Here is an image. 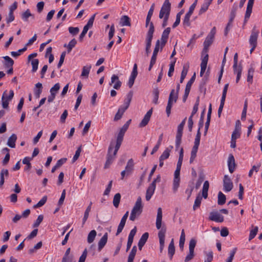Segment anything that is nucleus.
<instances>
[{
	"label": "nucleus",
	"instance_id": "nucleus-1",
	"mask_svg": "<svg viewBox=\"0 0 262 262\" xmlns=\"http://www.w3.org/2000/svg\"><path fill=\"white\" fill-rule=\"evenodd\" d=\"M122 142L119 141H116V144L115 146V149L112 154V151L114 149V146L112 144L109 146L108 151L106 156V161L105 162L104 168L105 169L108 168L110 165L113 163V161L115 159L117 153L120 147Z\"/></svg>",
	"mask_w": 262,
	"mask_h": 262
},
{
	"label": "nucleus",
	"instance_id": "nucleus-2",
	"mask_svg": "<svg viewBox=\"0 0 262 262\" xmlns=\"http://www.w3.org/2000/svg\"><path fill=\"white\" fill-rule=\"evenodd\" d=\"M180 89V84H178L176 88V91L172 89L169 94L167 105L166 108L167 116H169L171 113V108L172 106L173 102H176L178 98V94Z\"/></svg>",
	"mask_w": 262,
	"mask_h": 262
},
{
	"label": "nucleus",
	"instance_id": "nucleus-3",
	"mask_svg": "<svg viewBox=\"0 0 262 262\" xmlns=\"http://www.w3.org/2000/svg\"><path fill=\"white\" fill-rule=\"evenodd\" d=\"M143 211V205L142 199L140 196L138 197L135 204L131 211L129 220L134 221L137 216H139Z\"/></svg>",
	"mask_w": 262,
	"mask_h": 262
},
{
	"label": "nucleus",
	"instance_id": "nucleus-4",
	"mask_svg": "<svg viewBox=\"0 0 262 262\" xmlns=\"http://www.w3.org/2000/svg\"><path fill=\"white\" fill-rule=\"evenodd\" d=\"M215 33L216 28L214 27L212 28L204 42V48L202 52L203 56L208 54V48L213 41Z\"/></svg>",
	"mask_w": 262,
	"mask_h": 262
},
{
	"label": "nucleus",
	"instance_id": "nucleus-5",
	"mask_svg": "<svg viewBox=\"0 0 262 262\" xmlns=\"http://www.w3.org/2000/svg\"><path fill=\"white\" fill-rule=\"evenodd\" d=\"M155 31V28L152 23L150 24V27L148 31L146 38V48L145 52L146 55L148 56L150 53V47L151 46V41L153 37V34Z\"/></svg>",
	"mask_w": 262,
	"mask_h": 262
},
{
	"label": "nucleus",
	"instance_id": "nucleus-6",
	"mask_svg": "<svg viewBox=\"0 0 262 262\" xmlns=\"http://www.w3.org/2000/svg\"><path fill=\"white\" fill-rule=\"evenodd\" d=\"M201 135V132H197L194 140V145L191 151V156L189 160V162L190 163H192L194 161L196 157V153L198 152L200 142Z\"/></svg>",
	"mask_w": 262,
	"mask_h": 262
},
{
	"label": "nucleus",
	"instance_id": "nucleus-7",
	"mask_svg": "<svg viewBox=\"0 0 262 262\" xmlns=\"http://www.w3.org/2000/svg\"><path fill=\"white\" fill-rule=\"evenodd\" d=\"M187 118L185 117L178 126V130L176 137V149L178 150L181 144L182 137L184 126L186 123Z\"/></svg>",
	"mask_w": 262,
	"mask_h": 262
},
{
	"label": "nucleus",
	"instance_id": "nucleus-8",
	"mask_svg": "<svg viewBox=\"0 0 262 262\" xmlns=\"http://www.w3.org/2000/svg\"><path fill=\"white\" fill-rule=\"evenodd\" d=\"M171 10V4L169 0H165L164 2L159 13V18L164 19V17H169Z\"/></svg>",
	"mask_w": 262,
	"mask_h": 262
},
{
	"label": "nucleus",
	"instance_id": "nucleus-9",
	"mask_svg": "<svg viewBox=\"0 0 262 262\" xmlns=\"http://www.w3.org/2000/svg\"><path fill=\"white\" fill-rule=\"evenodd\" d=\"M171 10V4L169 0H165L164 2L159 13V18L164 19V17H169Z\"/></svg>",
	"mask_w": 262,
	"mask_h": 262
},
{
	"label": "nucleus",
	"instance_id": "nucleus-10",
	"mask_svg": "<svg viewBox=\"0 0 262 262\" xmlns=\"http://www.w3.org/2000/svg\"><path fill=\"white\" fill-rule=\"evenodd\" d=\"M171 10V4L169 0H165L164 2L159 13V18L164 19V17H169Z\"/></svg>",
	"mask_w": 262,
	"mask_h": 262
},
{
	"label": "nucleus",
	"instance_id": "nucleus-11",
	"mask_svg": "<svg viewBox=\"0 0 262 262\" xmlns=\"http://www.w3.org/2000/svg\"><path fill=\"white\" fill-rule=\"evenodd\" d=\"M196 241L194 238H191L189 244V253L186 256L184 261L188 262L193 259L194 256V250L196 246Z\"/></svg>",
	"mask_w": 262,
	"mask_h": 262
},
{
	"label": "nucleus",
	"instance_id": "nucleus-12",
	"mask_svg": "<svg viewBox=\"0 0 262 262\" xmlns=\"http://www.w3.org/2000/svg\"><path fill=\"white\" fill-rule=\"evenodd\" d=\"M14 96V92L12 90L9 91V95L7 96L6 91H5L2 97V106L4 108H7L9 105V101L11 100Z\"/></svg>",
	"mask_w": 262,
	"mask_h": 262
},
{
	"label": "nucleus",
	"instance_id": "nucleus-13",
	"mask_svg": "<svg viewBox=\"0 0 262 262\" xmlns=\"http://www.w3.org/2000/svg\"><path fill=\"white\" fill-rule=\"evenodd\" d=\"M95 16V14L93 16H92L88 20L87 24L83 27L82 32H81L79 37V40L82 41L83 40V37L85 36L89 28L93 26Z\"/></svg>",
	"mask_w": 262,
	"mask_h": 262
},
{
	"label": "nucleus",
	"instance_id": "nucleus-14",
	"mask_svg": "<svg viewBox=\"0 0 262 262\" xmlns=\"http://www.w3.org/2000/svg\"><path fill=\"white\" fill-rule=\"evenodd\" d=\"M223 187L224 191L229 192L233 187V183L228 175H225L223 179Z\"/></svg>",
	"mask_w": 262,
	"mask_h": 262
},
{
	"label": "nucleus",
	"instance_id": "nucleus-15",
	"mask_svg": "<svg viewBox=\"0 0 262 262\" xmlns=\"http://www.w3.org/2000/svg\"><path fill=\"white\" fill-rule=\"evenodd\" d=\"M170 32V28L168 27L165 29L162 33V36L161 38V49L165 46V44L167 41V39L168 38L169 34Z\"/></svg>",
	"mask_w": 262,
	"mask_h": 262
},
{
	"label": "nucleus",
	"instance_id": "nucleus-16",
	"mask_svg": "<svg viewBox=\"0 0 262 262\" xmlns=\"http://www.w3.org/2000/svg\"><path fill=\"white\" fill-rule=\"evenodd\" d=\"M258 34L259 31L256 30L255 27H254L249 39V43L251 46H257V40Z\"/></svg>",
	"mask_w": 262,
	"mask_h": 262
},
{
	"label": "nucleus",
	"instance_id": "nucleus-17",
	"mask_svg": "<svg viewBox=\"0 0 262 262\" xmlns=\"http://www.w3.org/2000/svg\"><path fill=\"white\" fill-rule=\"evenodd\" d=\"M166 233V228H162L158 232V237L160 242V251L162 252L164 247L165 236Z\"/></svg>",
	"mask_w": 262,
	"mask_h": 262
},
{
	"label": "nucleus",
	"instance_id": "nucleus-18",
	"mask_svg": "<svg viewBox=\"0 0 262 262\" xmlns=\"http://www.w3.org/2000/svg\"><path fill=\"white\" fill-rule=\"evenodd\" d=\"M152 113V108L150 109L145 115L144 118L140 123L139 126L140 127H143L145 126L149 122L150 117Z\"/></svg>",
	"mask_w": 262,
	"mask_h": 262
},
{
	"label": "nucleus",
	"instance_id": "nucleus-19",
	"mask_svg": "<svg viewBox=\"0 0 262 262\" xmlns=\"http://www.w3.org/2000/svg\"><path fill=\"white\" fill-rule=\"evenodd\" d=\"M209 220L216 222L222 223L224 221V216L218 212H211L210 213Z\"/></svg>",
	"mask_w": 262,
	"mask_h": 262
},
{
	"label": "nucleus",
	"instance_id": "nucleus-20",
	"mask_svg": "<svg viewBox=\"0 0 262 262\" xmlns=\"http://www.w3.org/2000/svg\"><path fill=\"white\" fill-rule=\"evenodd\" d=\"M228 166L230 173H233L235 168V163L234 156L230 154L228 160Z\"/></svg>",
	"mask_w": 262,
	"mask_h": 262
},
{
	"label": "nucleus",
	"instance_id": "nucleus-21",
	"mask_svg": "<svg viewBox=\"0 0 262 262\" xmlns=\"http://www.w3.org/2000/svg\"><path fill=\"white\" fill-rule=\"evenodd\" d=\"M208 60V54H206L204 56H203L202 62L201 63V71H200V76H203L205 70L206 69L207 64Z\"/></svg>",
	"mask_w": 262,
	"mask_h": 262
},
{
	"label": "nucleus",
	"instance_id": "nucleus-22",
	"mask_svg": "<svg viewBox=\"0 0 262 262\" xmlns=\"http://www.w3.org/2000/svg\"><path fill=\"white\" fill-rule=\"evenodd\" d=\"M115 82L113 88L116 90H118L120 88L122 82L119 80V77L116 75H113L111 77V81L110 85H112L113 83Z\"/></svg>",
	"mask_w": 262,
	"mask_h": 262
},
{
	"label": "nucleus",
	"instance_id": "nucleus-23",
	"mask_svg": "<svg viewBox=\"0 0 262 262\" xmlns=\"http://www.w3.org/2000/svg\"><path fill=\"white\" fill-rule=\"evenodd\" d=\"M162 210L161 207L158 208L157 210V215L156 218V225L158 229H160L162 226Z\"/></svg>",
	"mask_w": 262,
	"mask_h": 262
},
{
	"label": "nucleus",
	"instance_id": "nucleus-24",
	"mask_svg": "<svg viewBox=\"0 0 262 262\" xmlns=\"http://www.w3.org/2000/svg\"><path fill=\"white\" fill-rule=\"evenodd\" d=\"M148 232H145L143 234L142 236L141 237L140 239H139V243H138V247L140 250H141L142 247L146 243V241H147V239L148 238Z\"/></svg>",
	"mask_w": 262,
	"mask_h": 262
},
{
	"label": "nucleus",
	"instance_id": "nucleus-25",
	"mask_svg": "<svg viewBox=\"0 0 262 262\" xmlns=\"http://www.w3.org/2000/svg\"><path fill=\"white\" fill-rule=\"evenodd\" d=\"M189 68V63H187L183 66V70L181 72V78H180V82L181 83H183L184 79L185 78V77L187 74Z\"/></svg>",
	"mask_w": 262,
	"mask_h": 262
},
{
	"label": "nucleus",
	"instance_id": "nucleus-26",
	"mask_svg": "<svg viewBox=\"0 0 262 262\" xmlns=\"http://www.w3.org/2000/svg\"><path fill=\"white\" fill-rule=\"evenodd\" d=\"M212 0H205L199 11V15L205 13L208 9L209 5L211 4Z\"/></svg>",
	"mask_w": 262,
	"mask_h": 262
},
{
	"label": "nucleus",
	"instance_id": "nucleus-27",
	"mask_svg": "<svg viewBox=\"0 0 262 262\" xmlns=\"http://www.w3.org/2000/svg\"><path fill=\"white\" fill-rule=\"evenodd\" d=\"M134 162L132 159H129L125 166V170L127 172V176L130 175L134 170Z\"/></svg>",
	"mask_w": 262,
	"mask_h": 262
},
{
	"label": "nucleus",
	"instance_id": "nucleus-28",
	"mask_svg": "<svg viewBox=\"0 0 262 262\" xmlns=\"http://www.w3.org/2000/svg\"><path fill=\"white\" fill-rule=\"evenodd\" d=\"M155 189L156 186H154L153 185H149L146 192L145 198L147 201H149L151 199Z\"/></svg>",
	"mask_w": 262,
	"mask_h": 262
},
{
	"label": "nucleus",
	"instance_id": "nucleus-29",
	"mask_svg": "<svg viewBox=\"0 0 262 262\" xmlns=\"http://www.w3.org/2000/svg\"><path fill=\"white\" fill-rule=\"evenodd\" d=\"M108 234L107 233H105L103 236L101 238L98 242V250H101L104 247L107 241Z\"/></svg>",
	"mask_w": 262,
	"mask_h": 262
},
{
	"label": "nucleus",
	"instance_id": "nucleus-30",
	"mask_svg": "<svg viewBox=\"0 0 262 262\" xmlns=\"http://www.w3.org/2000/svg\"><path fill=\"white\" fill-rule=\"evenodd\" d=\"M17 140V136L15 134H13L8 139L7 145L11 148L15 147V142Z\"/></svg>",
	"mask_w": 262,
	"mask_h": 262
},
{
	"label": "nucleus",
	"instance_id": "nucleus-31",
	"mask_svg": "<svg viewBox=\"0 0 262 262\" xmlns=\"http://www.w3.org/2000/svg\"><path fill=\"white\" fill-rule=\"evenodd\" d=\"M70 248L67 249L64 256L62 257V260L75 261L74 255L73 254H70Z\"/></svg>",
	"mask_w": 262,
	"mask_h": 262
},
{
	"label": "nucleus",
	"instance_id": "nucleus-32",
	"mask_svg": "<svg viewBox=\"0 0 262 262\" xmlns=\"http://www.w3.org/2000/svg\"><path fill=\"white\" fill-rule=\"evenodd\" d=\"M120 24L122 26H130L129 17L127 15L122 16L120 19Z\"/></svg>",
	"mask_w": 262,
	"mask_h": 262
},
{
	"label": "nucleus",
	"instance_id": "nucleus-33",
	"mask_svg": "<svg viewBox=\"0 0 262 262\" xmlns=\"http://www.w3.org/2000/svg\"><path fill=\"white\" fill-rule=\"evenodd\" d=\"M172 148V146H170L168 148H167L160 157V160H164L168 159L170 155V152Z\"/></svg>",
	"mask_w": 262,
	"mask_h": 262
},
{
	"label": "nucleus",
	"instance_id": "nucleus-34",
	"mask_svg": "<svg viewBox=\"0 0 262 262\" xmlns=\"http://www.w3.org/2000/svg\"><path fill=\"white\" fill-rule=\"evenodd\" d=\"M91 69V65H86L82 68V73L81 74V77L88 78L90 70Z\"/></svg>",
	"mask_w": 262,
	"mask_h": 262
},
{
	"label": "nucleus",
	"instance_id": "nucleus-35",
	"mask_svg": "<svg viewBox=\"0 0 262 262\" xmlns=\"http://www.w3.org/2000/svg\"><path fill=\"white\" fill-rule=\"evenodd\" d=\"M174 252H175V248H174V246L173 239H172L169 245L168 249V255H169L170 259H172V256H173V254H174Z\"/></svg>",
	"mask_w": 262,
	"mask_h": 262
},
{
	"label": "nucleus",
	"instance_id": "nucleus-36",
	"mask_svg": "<svg viewBox=\"0 0 262 262\" xmlns=\"http://www.w3.org/2000/svg\"><path fill=\"white\" fill-rule=\"evenodd\" d=\"M192 14V13L190 12H187V13L185 14L184 18L183 20V24L184 26H190V18Z\"/></svg>",
	"mask_w": 262,
	"mask_h": 262
},
{
	"label": "nucleus",
	"instance_id": "nucleus-37",
	"mask_svg": "<svg viewBox=\"0 0 262 262\" xmlns=\"http://www.w3.org/2000/svg\"><path fill=\"white\" fill-rule=\"evenodd\" d=\"M218 200L217 203L220 205H224L226 203V198L224 194L221 191H220L218 193Z\"/></svg>",
	"mask_w": 262,
	"mask_h": 262
},
{
	"label": "nucleus",
	"instance_id": "nucleus-38",
	"mask_svg": "<svg viewBox=\"0 0 262 262\" xmlns=\"http://www.w3.org/2000/svg\"><path fill=\"white\" fill-rule=\"evenodd\" d=\"M185 241V234L184 232V230L183 229L181 232L180 241H179V247L180 249L182 251L184 248V245Z\"/></svg>",
	"mask_w": 262,
	"mask_h": 262
},
{
	"label": "nucleus",
	"instance_id": "nucleus-39",
	"mask_svg": "<svg viewBox=\"0 0 262 262\" xmlns=\"http://www.w3.org/2000/svg\"><path fill=\"white\" fill-rule=\"evenodd\" d=\"M77 40L75 38H73L69 42L68 45L65 44L64 47L67 48L68 52L70 53L72 51V49L75 46Z\"/></svg>",
	"mask_w": 262,
	"mask_h": 262
},
{
	"label": "nucleus",
	"instance_id": "nucleus-40",
	"mask_svg": "<svg viewBox=\"0 0 262 262\" xmlns=\"http://www.w3.org/2000/svg\"><path fill=\"white\" fill-rule=\"evenodd\" d=\"M96 234L97 232L95 230L91 231L88 236V242L89 243H93L95 238Z\"/></svg>",
	"mask_w": 262,
	"mask_h": 262
},
{
	"label": "nucleus",
	"instance_id": "nucleus-41",
	"mask_svg": "<svg viewBox=\"0 0 262 262\" xmlns=\"http://www.w3.org/2000/svg\"><path fill=\"white\" fill-rule=\"evenodd\" d=\"M4 59L5 60V66L6 68H10L13 66L14 61L8 56H4Z\"/></svg>",
	"mask_w": 262,
	"mask_h": 262
},
{
	"label": "nucleus",
	"instance_id": "nucleus-42",
	"mask_svg": "<svg viewBox=\"0 0 262 262\" xmlns=\"http://www.w3.org/2000/svg\"><path fill=\"white\" fill-rule=\"evenodd\" d=\"M253 5L250 4H248L247 7V10L245 13V21H247V20L249 18L250 15L252 13Z\"/></svg>",
	"mask_w": 262,
	"mask_h": 262
},
{
	"label": "nucleus",
	"instance_id": "nucleus-43",
	"mask_svg": "<svg viewBox=\"0 0 262 262\" xmlns=\"http://www.w3.org/2000/svg\"><path fill=\"white\" fill-rule=\"evenodd\" d=\"M121 199V195L119 193H116L113 199V205L116 208H118Z\"/></svg>",
	"mask_w": 262,
	"mask_h": 262
},
{
	"label": "nucleus",
	"instance_id": "nucleus-44",
	"mask_svg": "<svg viewBox=\"0 0 262 262\" xmlns=\"http://www.w3.org/2000/svg\"><path fill=\"white\" fill-rule=\"evenodd\" d=\"M254 72V69L251 67L249 69L248 71L247 81L251 83L253 81V77Z\"/></svg>",
	"mask_w": 262,
	"mask_h": 262
},
{
	"label": "nucleus",
	"instance_id": "nucleus-45",
	"mask_svg": "<svg viewBox=\"0 0 262 262\" xmlns=\"http://www.w3.org/2000/svg\"><path fill=\"white\" fill-rule=\"evenodd\" d=\"M162 139H163V134H161L160 136H159L157 144L153 148V149L151 152V155L154 154L158 150V149L160 147V145L161 143Z\"/></svg>",
	"mask_w": 262,
	"mask_h": 262
},
{
	"label": "nucleus",
	"instance_id": "nucleus-46",
	"mask_svg": "<svg viewBox=\"0 0 262 262\" xmlns=\"http://www.w3.org/2000/svg\"><path fill=\"white\" fill-rule=\"evenodd\" d=\"M152 93L154 95V99L152 100V102L155 104H157L158 103L159 95V91L158 89L157 88H155L153 90Z\"/></svg>",
	"mask_w": 262,
	"mask_h": 262
},
{
	"label": "nucleus",
	"instance_id": "nucleus-47",
	"mask_svg": "<svg viewBox=\"0 0 262 262\" xmlns=\"http://www.w3.org/2000/svg\"><path fill=\"white\" fill-rule=\"evenodd\" d=\"M31 65L32 66V72L35 73L38 69L39 60L37 59H34L31 60Z\"/></svg>",
	"mask_w": 262,
	"mask_h": 262
},
{
	"label": "nucleus",
	"instance_id": "nucleus-48",
	"mask_svg": "<svg viewBox=\"0 0 262 262\" xmlns=\"http://www.w3.org/2000/svg\"><path fill=\"white\" fill-rule=\"evenodd\" d=\"M205 111H206V110H205V108H204L201 113L200 121L199 122V129L198 130V132H199V131L200 132L201 128H202L204 125V117Z\"/></svg>",
	"mask_w": 262,
	"mask_h": 262
},
{
	"label": "nucleus",
	"instance_id": "nucleus-49",
	"mask_svg": "<svg viewBox=\"0 0 262 262\" xmlns=\"http://www.w3.org/2000/svg\"><path fill=\"white\" fill-rule=\"evenodd\" d=\"M202 200V196H201L200 194H199L195 200L193 206V209L194 210H195L196 208H198L200 206Z\"/></svg>",
	"mask_w": 262,
	"mask_h": 262
},
{
	"label": "nucleus",
	"instance_id": "nucleus-50",
	"mask_svg": "<svg viewBox=\"0 0 262 262\" xmlns=\"http://www.w3.org/2000/svg\"><path fill=\"white\" fill-rule=\"evenodd\" d=\"M30 16H33V15L31 13L29 9H27L21 14V18L25 21H28V18Z\"/></svg>",
	"mask_w": 262,
	"mask_h": 262
},
{
	"label": "nucleus",
	"instance_id": "nucleus-51",
	"mask_svg": "<svg viewBox=\"0 0 262 262\" xmlns=\"http://www.w3.org/2000/svg\"><path fill=\"white\" fill-rule=\"evenodd\" d=\"M133 92L130 91L126 95V98L124 100V104L125 105H127L129 107L130 101L132 100L133 97Z\"/></svg>",
	"mask_w": 262,
	"mask_h": 262
},
{
	"label": "nucleus",
	"instance_id": "nucleus-52",
	"mask_svg": "<svg viewBox=\"0 0 262 262\" xmlns=\"http://www.w3.org/2000/svg\"><path fill=\"white\" fill-rule=\"evenodd\" d=\"M59 89L60 84L59 83H57L55 84H54V85L53 87L51 88L50 92L51 94H54V95L56 96Z\"/></svg>",
	"mask_w": 262,
	"mask_h": 262
},
{
	"label": "nucleus",
	"instance_id": "nucleus-53",
	"mask_svg": "<svg viewBox=\"0 0 262 262\" xmlns=\"http://www.w3.org/2000/svg\"><path fill=\"white\" fill-rule=\"evenodd\" d=\"M32 160V158L29 157H25L23 160V163L24 164H26L27 167L25 168V170H29L31 167V164L30 162V161Z\"/></svg>",
	"mask_w": 262,
	"mask_h": 262
},
{
	"label": "nucleus",
	"instance_id": "nucleus-54",
	"mask_svg": "<svg viewBox=\"0 0 262 262\" xmlns=\"http://www.w3.org/2000/svg\"><path fill=\"white\" fill-rule=\"evenodd\" d=\"M27 50V47H24L23 48L19 49L17 52L12 51L11 52V55L13 57H17L19 56L21 53L25 52Z\"/></svg>",
	"mask_w": 262,
	"mask_h": 262
},
{
	"label": "nucleus",
	"instance_id": "nucleus-55",
	"mask_svg": "<svg viewBox=\"0 0 262 262\" xmlns=\"http://www.w3.org/2000/svg\"><path fill=\"white\" fill-rule=\"evenodd\" d=\"M47 196H44L37 204L34 206V208H39L42 206L47 202Z\"/></svg>",
	"mask_w": 262,
	"mask_h": 262
},
{
	"label": "nucleus",
	"instance_id": "nucleus-56",
	"mask_svg": "<svg viewBox=\"0 0 262 262\" xmlns=\"http://www.w3.org/2000/svg\"><path fill=\"white\" fill-rule=\"evenodd\" d=\"M260 165H261L260 163H259L257 166L253 165L252 166V168L250 170V171L249 172L248 176L249 177H251L254 171H255V172H257L258 171L259 168L260 167Z\"/></svg>",
	"mask_w": 262,
	"mask_h": 262
},
{
	"label": "nucleus",
	"instance_id": "nucleus-57",
	"mask_svg": "<svg viewBox=\"0 0 262 262\" xmlns=\"http://www.w3.org/2000/svg\"><path fill=\"white\" fill-rule=\"evenodd\" d=\"M258 227L256 226L253 229L250 231V233L249 234V240L250 241L253 239L256 235L258 232Z\"/></svg>",
	"mask_w": 262,
	"mask_h": 262
},
{
	"label": "nucleus",
	"instance_id": "nucleus-58",
	"mask_svg": "<svg viewBox=\"0 0 262 262\" xmlns=\"http://www.w3.org/2000/svg\"><path fill=\"white\" fill-rule=\"evenodd\" d=\"M195 79V73H194L190 79L188 81V82L186 84V89H188L189 90L191 89V87L193 83L194 82Z\"/></svg>",
	"mask_w": 262,
	"mask_h": 262
},
{
	"label": "nucleus",
	"instance_id": "nucleus-59",
	"mask_svg": "<svg viewBox=\"0 0 262 262\" xmlns=\"http://www.w3.org/2000/svg\"><path fill=\"white\" fill-rule=\"evenodd\" d=\"M180 179H173V191L174 192H176L179 187Z\"/></svg>",
	"mask_w": 262,
	"mask_h": 262
},
{
	"label": "nucleus",
	"instance_id": "nucleus-60",
	"mask_svg": "<svg viewBox=\"0 0 262 262\" xmlns=\"http://www.w3.org/2000/svg\"><path fill=\"white\" fill-rule=\"evenodd\" d=\"M160 46H161L160 40L158 39L156 41L152 55L157 56L158 53L159 51Z\"/></svg>",
	"mask_w": 262,
	"mask_h": 262
},
{
	"label": "nucleus",
	"instance_id": "nucleus-61",
	"mask_svg": "<svg viewBox=\"0 0 262 262\" xmlns=\"http://www.w3.org/2000/svg\"><path fill=\"white\" fill-rule=\"evenodd\" d=\"M199 102H200L199 97H198L196 100L195 103L193 106V110H192V111L191 113L192 115H194L198 112L199 105Z\"/></svg>",
	"mask_w": 262,
	"mask_h": 262
},
{
	"label": "nucleus",
	"instance_id": "nucleus-62",
	"mask_svg": "<svg viewBox=\"0 0 262 262\" xmlns=\"http://www.w3.org/2000/svg\"><path fill=\"white\" fill-rule=\"evenodd\" d=\"M237 251V248H234L233 250L230 252V256L226 260V262H232V260L234 258V255Z\"/></svg>",
	"mask_w": 262,
	"mask_h": 262
},
{
	"label": "nucleus",
	"instance_id": "nucleus-63",
	"mask_svg": "<svg viewBox=\"0 0 262 262\" xmlns=\"http://www.w3.org/2000/svg\"><path fill=\"white\" fill-rule=\"evenodd\" d=\"M43 219V216L42 215H38L37 220H36V221L35 222V223L33 224V227L34 228L37 227L40 225V224L42 222Z\"/></svg>",
	"mask_w": 262,
	"mask_h": 262
},
{
	"label": "nucleus",
	"instance_id": "nucleus-64",
	"mask_svg": "<svg viewBox=\"0 0 262 262\" xmlns=\"http://www.w3.org/2000/svg\"><path fill=\"white\" fill-rule=\"evenodd\" d=\"M69 31L73 35H75L79 32V29L78 27H70Z\"/></svg>",
	"mask_w": 262,
	"mask_h": 262
}]
</instances>
